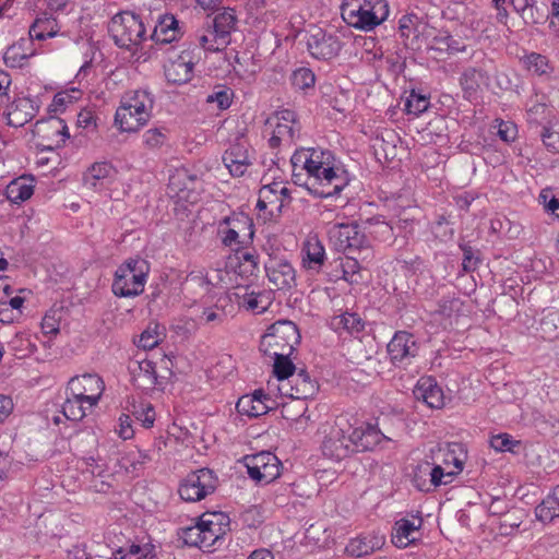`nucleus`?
I'll use <instances>...</instances> for the list:
<instances>
[{
  "mask_svg": "<svg viewBox=\"0 0 559 559\" xmlns=\"http://www.w3.org/2000/svg\"><path fill=\"white\" fill-rule=\"evenodd\" d=\"M334 160L331 151L319 148L296 151L290 159L293 170L306 171V189L319 198L334 197L347 185L335 169Z\"/></svg>",
  "mask_w": 559,
  "mask_h": 559,
  "instance_id": "f257e3e1",
  "label": "nucleus"
},
{
  "mask_svg": "<svg viewBox=\"0 0 559 559\" xmlns=\"http://www.w3.org/2000/svg\"><path fill=\"white\" fill-rule=\"evenodd\" d=\"M154 104L155 98L147 90L127 93L116 110L115 124L122 132L138 131L150 121Z\"/></svg>",
  "mask_w": 559,
  "mask_h": 559,
  "instance_id": "f03ea898",
  "label": "nucleus"
},
{
  "mask_svg": "<svg viewBox=\"0 0 559 559\" xmlns=\"http://www.w3.org/2000/svg\"><path fill=\"white\" fill-rule=\"evenodd\" d=\"M148 263L142 259H129L115 272L111 285L117 297H135L144 292L148 274Z\"/></svg>",
  "mask_w": 559,
  "mask_h": 559,
  "instance_id": "7ed1b4c3",
  "label": "nucleus"
},
{
  "mask_svg": "<svg viewBox=\"0 0 559 559\" xmlns=\"http://www.w3.org/2000/svg\"><path fill=\"white\" fill-rule=\"evenodd\" d=\"M300 343V333L295 323L280 320L273 323L262 336L260 350L266 356L283 353L292 355Z\"/></svg>",
  "mask_w": 559,
  "mask_h": 559,
  "instance_id": "20e7f679",
  "label": "nucleus"
},
{
  "mask_svg": "<svg viewBox=\"0 0 559 559\" xmlns=\"http://www.w3.org/2000/svg\"><path fill=\"white\" fill-rule=\"evenodd\" d=\"M353 425L345 417H338L322 443L326 457L341 461L356 452Z\"/></svg>",
  "mask_w": 559,
  "mask_h": 559,
  "instance_id": "39448f33",
  "label": "nucleus"
},
{
  "mask_svg": "<svg viewBox=\"0 0 559 559\" xmlns=\"http://www.w3.org/2000/svg\"><path fill=\"white\" fill-rule=\"evenodd\" d=\"M108 31L115 44L121 48H130L142 43L145 26L139 15L131 12L116 14L109 23Z\"/></svg>",
  "mask_w": 559,
  "mask_h": 559,
  "instance_id": "423d86ee",
  "label": "nucleus"
},
{
  "mask_svg": "<svg viewBox=\"0 0 559 559\" xmlns=\"http://www.w3.org/2000/svg\"><path fill=\"white\" fill-rule=\"evenodd\" d=\"M388 3L384 0H376L373 4L354 5L345 3L342 7V16L349 25L365 31H370L381 24L388 16Z\"/></svg>",
  "mask_w": 559,
  "mask_h": 559,
  "instance_id": "0eeeda50",
  "label": "nucleus"
},
{
  "mask_svg": "<svg viewBox=\"0 0 559 559\" xmlns=\"http://www.w3.org/2000/svg\"><path fill=\"white\" fill-rule=\"evenodd\" d=\"M329 236L337 251L346 254L357 252L358 255L370 253L369 240L355 223L335 224L329 230Z\"/></svg>",
  "mask_w": 559,
  "mask_h": 559,
  "instance_id": "6e6552de",
  "label": "nucleus"
},
{
  "mask_svg": "<svg viewBox=\"0 0 559 559\" xmlns=\"http://www.w3.org/2000/svg\"><path fill=\"white\" fill-rule=\"evenodd\" d=\"M217 478L209 468H201L187 475L179 486V496L188 502L204 499L215 491Z\"/></svg>",
  "mask_w": 559,
  "mask_h": 559,
  "instance_id": "1a4fd4ad",
  "label": "nucleus"
},
{
  "mask_svg": "<svg viewBox=\"0 0 559 559\" xmlns=\"http://www.w3.org/2000/svg\"><path fill=\"white\" fill-rule=\"evenodd\" d=\"M248 475L258 483L269 484L280 476L281 462L273 453L262 451L243 459Z\"/></svg>",
  "mask_w": 559,
  "mask_h": 559,
  "instance_id": "9d476101",
  "label": "nucleus"
},
{
  "mask_svg": "<svg viewBox=\"0 0 559 559\" xmlns=\"http://www.w3.org/2000/svg\"><path fill=\"white\" fill-rule=\"evenodd\" d=\"M104 390L103 379L93 373L71 378L67 388V392L72 396L87 401L88 407H93L98 403Z\"/></svg>",
  "mask_w": 559,
  "mask_h": 559,
  "instance_id": "9b49d317",
  "label": "nucleus"
},
{
  "mask_svg": "<svg viewBox=\"0 0 559 559\" xmlns=\"http://www.w3.org/2000/svg\"><path fill=\"white\" fill-rule=\"evenodd\" d=\"M307 47L313 58L330 60L338 55L342 46L337 36L318 28L310 33Z\"/></svg>",
  "mask_w": 559,
  "mask_h": 559,
  "instance_id": "f8f14e48",
  "label": "nucleus"
},
{
  "mask_svg": "<svg viewBox=\"0 0 559 559\" xmlns=\"http://www.w3.org/2000/svg\"><path fill=\"white\" fill-rule=\"evenodd\" d=\"M266 276L277 290H289L296 285V272L286 259L270 257L264 265Z\"/></svg>",
  "mask_w": 559,
  "mask_h": 559,
  "instance_id": "ddd939ff",
  "label": "nucleus"
},
{
  "mask_svg": "<svg viewBox=\"0 0 559 559\" xmlns=\"http://www.w3.org/2000/svg\"><path fill=\"white\" fill-rule=\"evenodd\" d=\"M278 391L282 395L295 400H307L312 397L318 391V383L311 379L305 369L296 371L285 383L280 384Z\"/></svg>",
  "mask_w": 559,
  "mask_h": 559,
  "instance_id": "4468645a",
  "label": "nucleus"
},
{
  "mask_svg": "<svg viewBox=\"0 0 559 559\" xmlns=\"http://www.w3.org/2000/svg\"><path fill=\"white\" fill-rule=\"evenodd\" d=\"M33 32H35V21L29 24V37L20 38L5 50L3 60L7 67L23 68L29 64V60L32 59L33 56H35Z\"/></svg>",
  "mask_w": 559,
  "mask_h": 559,
  "instance_id": "2eb2a0df",
  "label": "nucleus"
},
{
  "mask_svg": "<svg viewBox=\"0 0 559 559\" xmlns=\"http://www.w3.org/2000/svg\"><path fill=\"white\" fill-rule=\"evenodd\" d=\"M386 349L391 362L395 366L405 365L418 352L414 336L405 331L396 332L389 342Z\"/></svg>",
  "mask_w": 559,
  "mask_h": 559,
  "instance_id": "dca6fc26",
  "label": "nucleus"
},
{
  "mask_svg": "<svg viewBox=\"0 0 559 559\" xmlns=\"http://www.w3.org/2000/svg\"><path fill=\"white\" fill-rule=\"evenodd\" d=\"M191 55L190 50H185L165 66V78L168 83L181 85L192 80L195 61Z\"/></svg>",
  "mask_w": 559,
  "mask_h": 559,
  "instance_id": "f3484780",
  "label": "nucleus"
},
{
  "mask_svg": "<svg viewBox=\"0 0 559 559\" xmlns=\"http://www.w3.org/2000/svg\"><path fill=\"white\" fill-rule=\"evenodd\" d=\"M132 382L143 391L153 390L158 383V377L153 361L143 359L129 366Z\"/></svg>",
  "mask_w": 559,
  "mask_h": 559,
  "instance_id": "a211bd4d",
  "label": "nucleus"
},
{
  "mask_svg": "<svg viewBox=\"0 0 559 559\" xmlns=\"http://www.w3.org/2000/svg\"><path fill=\"white\" fill-rule=\"evenodd\" d=\"M38 123H41V126L37 133L43 142L49 143L48 145L59 147L70 136L64 120L58 117L50 116L47 120H37Z\"/></svg>",
  "mask_w": 559,
  "mask_h": 559,
  "instance_id": "6ab92c4d",
  "label": "nucleus"
},
{
  "mask_svg": "<svg viewBox=\"0 0 559 559\" xmlns=\"http://www.w3.org/2000/svg\"><path fill=\"white\" fill-rule=\"evenodd\" d=\"M414 395L416 400L423 401L430 408L439 409L444 405L442 389L430 377L419 379L414 389Z\"/></svg>",
  "mask_w": 559,
  "mask_h": 559,
  "instance_id": "aec40b11",
  "label": "nucleus"
},
{
  "mask_svg": "<svg viewBox=\"0 0 559 559\" xmlns=\"http://www.w3.org/2000/svg\"><path fill=\"white\" fill-rule=\"evenodd\" d=\"M238 19L234 9L225 8L222 12L217 13L211 23L207 24L210 28L218 36L219 45L227 46L230 43V35L237 27Z\"/></svg>",
  "mask_w": 559,
  "mask_h": 559,
  "instance_id": "412c9836",
  "label": "nucleus"
},
{
  "mask_svg": "<svg viewBox=\"0 0 559 559\" xmlns=\"http://www.w3.org/2000/svg\"><path fill=\"white\" fill-rule=\"evenodd\" d=\"M223 162L234 177L242 176L251 164L248 150L241 143L233 144L223 155Z\"/></svg>",
  "mask_w": 559,
  "mask_h": 559,
  "instance_id": "4be33fe9",
  "label": "nucleus"
},
{
  "mask_svg": "<svg viewBox=\"0 0 559 559\" xmlns=\"http://www.w3.org/2000/svg\"><path fill=\"white\" fill-rule=\"evenodd\" d=\"M384 544L382 535L372 533L362 535L349 540L346 546V552L354 557H362L374 552L380 549Z\"/></svg>",
  "mask_w": 559,
  "mask_h": 559,
  "instance_id": "5701e85b",
  "label": "nucleus"
},
{
  "mask_svg": "<svg viewBox=\"0 0 559 559\" xmlns=\"http://www.w3.org/2000/svg\"><path fill=\"white\" fill-rule=\"evenodd\" d=\"M421 524V518H416V521L408 519L396 521L391 535L392 543L397 548H406L415 540L413 534L420 528Z\"/></svg>",
  "mask_w": 559,
  "mask_h": 559,
  "instance_id": "b1692460",
  "label": "nucleus"
},
{
  "mask_svg": "<svg viewBox=\"0 0 559 559\" xmlns=\"http://www.w3.org/2000/svg\"><path fill=\"white\" fill-rule=\"evenodd\" d=\"M179 36L178 21L171 14H165L158 17L151 38L156 44H169L178 39Z\"/></svg>",
  "mask_w": 559,
  "mask_h": 559,
  "instance_id": "393cba45",
  "label": "nucleus"
},
{
  "mask_svg": "<svg viewBox=\"0 0 559 559\" xmlns=\"http://www.w3.org/2000/svg\"><path fill=\"white\" fill-rule=\"evenodd\" d=\"M302 251L305 253L304 266L319 271L325 260V249L319 238L317 236L309 237L304 243Z\"/></svg>",
  "mask_w": 559,
  "mask_h": 559,
  "instance_id": "a878e982",
  "label": "nucleus"
},
{
  "mask_svg": "<svg viewBox=\"0 0 559 559\" xmlns=\"http://www.w3.org/2000/svg\"><path fill=\"white\" fill-rule=\"evenodd\" d=\"M354 441H355V450L356 452H365L370 451L374 447H377L383 439H385L384 435L376 429L373 426H367L366 428L353 427Z\"/></svg>",
  "mask_w": 559,
  "mask_h": 559,
  "instance_id": "bb28decb",
  "label": "nucleus"
},
{
  "mask_svg": "<svg viewBox=\"0 0 559 559\" xmlns=\"http://www.w3.org/2000/svg\"><path fill=\"white\" fill-rule=\"evenodd\" d=\"M116 174L115 167L109 162H96L91 165L83 175V183L90 189L102 186L104 180Z\"/></svg>",
  "mask_w": 559,
  "mask_h": 559,
  "instance_id": "cd10ccee",
  "label": "nucleus"
},
{
  "mask_svg": "<svg viewBox=\"0 0 559 559\" xmlns=\"http://www.w3.org/2000/svg\"><path fill=\"white\" fill-rule=\"evenodd\" d=\"M33 102L29 98L16 99L8 111V123L12 127H23L33 119Z\"/></svg>",
  "mask_w": 559,
  "mask_h": 559,
  "instance_id": "c85d7f7f",
  "label": "nucleus"
},
{
  "mask_svg": "<svg viewBox=\"0 0 559 559\" xmlns=\"http://www.w3.org/2000/svg\"><path fill=\"white\" fill-rule=\"evenodd\" d=\"M224 225H231L245 243L251 241L254 236L253 222L245 213L233 214L231 216L224 217L219 222V228Z\"/></svg>",
  "mask_w": 559,
  "mask_h": 559,
  "instance_id": "c756f323",
  "label": "nucleus"
},
{
  "mask_svg": "<svg viewBox=\"0 0 559 559\" xmlns=\"http://www.w3.org/2000/svg\"><path fill=\"white\" fill-rule=\"evenodd\" d=\"M29 180H33V178L25 176L13 179L7 186V198L15 204L28 200L34 193V186L28 182Z\"/></svg>",
  "mask_w": 559,
  "mask_h": 559,
  "instance_id": "7c9ffc66",
  "label": "nucleus"
},
{
  "mask_svg": "<svg viewBox=\"0 0 559 559\" xmlns=\"http://www.w3.org/2000/svg\"><path fill=\"white\" fill-rule=\"evenodd\" d=\"M536 518L544 522H551L559 516V486L555 487L535 509Z\"/></svg>",
  "mask_w": 559,
  "mask_h": 559,
  "instance_id": "2f4dec72",
  "label": "nucleus"
},
{
  "mask_svg": "<svg viewBox=\"0 0 559 559\" xmlns=\"http://www.w3.org/2000/svg\"><path fill=\"white\" fill-rule=\"evenodd\" d=\"M332 328L340 332L345 331L350 335L359 334L365 329V322L357 313L345 312L336 316L331 321Z\"/></svg>",
  "mask_w": 559,
  "mask_h": 559,
  "instance_id": "473e14b6",
  "label": "nucleus"
},
{
  "mask_svg": "<svg viewBox=\"0 0 559 559\" xmlns=\"http://www.w3.org/2000/svg\"><path fill=\"white\" fill-rule=\"evenodd\" d=\"M467 452L460 442L448 443L443 454V464H453L454 469L450 471L457 476L464 468Z\"/></svg>",
  "mask_w": 559,
  "mask_h": 559,
  "instance_id": "72a5a7b5",
  "label": "nucleus"
},
{
  "mask_svg": "<svg viewBox=\"0 0 559 559\" xmlns=\"http://www.w3.org/2000/svg\"><path fill=\"white\" fill-rule=\"evenodd\" d=\"M272 290L251 292L246 294L242 298V306L247 310H251L255 313H262L266 311L273 302Z\"/></svg>",
  "mask_w": 559,
  "mask_h": 559,
  "instance_id": "f704fd0d",
  "label": "nucleus"
},
{
  "mask_svg": "<svg viewBox=\"0 0 559 559\" xmlns=\"http://www.w3.org/2000/svg\"><path fill=\"white\" fill-rule=\"evenodd\" d=\"M419 472H424V476H429V487L432 489L440 486L450 484L455 475L445 469L441 465H432L429 462L419 464Z\"/></svg>",
  "mask_w": 559,
  "mask_h": 559,
  "instance_id": "c9c22d12",
  "label": "nucleus"
},
{
  "mask_svg": "<svg viewBox=\"0 0 559 559\" xmlns=\"http://www.w3.org/2000/svg\"><path fill=\"white\" fill-rule=\"evenodd\" d=\"M254 399V396H249V394L239 397L236 404L237 412L248 417H258L266 414L272 408L264 401H255Z\"/></svg>",
  "mask_w": 559,
  "mask_h": 559,
  "instance_id": "e433bc0d",
  "label": "nucleus"
},
{
  "mask_svg": "<svg viewBox=\"0 0 559 559\" xmlns=\"http://www.w3.org/2000/svg\"><path fill=\"white\" fill-rule=\"evenodd\" d=\"M87 401L72 396L67 392V399L62 404L61 413L69 420H81L86 415Z\"/></svg>",
  "mask_w": 559,
  "mask_h": 559,
  "instance_id": "4c0bfd02",
  "label": "nucleus"
},
{
  "mask_svg": "<svg viewBox=\"0 0 559 559\" xmlns=\"http://www.w3.org/2000/svg\"><path fill=\"white\" fill-rule=\"evenodd\" d=\"M370 257V253H364L362 255H350L346 254V258L344 260H341V267L343 272V278L347 281L350 284L358 283L361 278L359 272H360V260H366Z\"/></svg>",
  "mask_w": 559,
  "mask_h": 559,
  "instance_id": "58836bf2",
  "label": "nucleus"
},
{
  "mask_svg": "<svg viewBox=\"0 0 559 559\" xmlns=\"http://www.w3.org/2000/svg\"><path fill=\"white\" fill-rule=\"evenodd\" d=\"M154 546L153 545H135L132 544L128 547V549H124L120 547L112 554L111 559H146V558H154Z\"/></svg>",
  "mask_w": 559,
  "mask_h": 559,
  "instance_id": "ea45409f",
  "label": "nucleus"
},
{
  "mask_svg": "<svg viewBox=\"0 0 559 559\" xmlns=\"http://www.w3.org/2000/svg\"><path fill=\"white\" fill-rule=\"evenodd\" d=\"M211 283L202 274L190 273L183 284V292L193 297H201L210 292Z\"/></svg>",
  "mask_w": 559,
  "mask_h": 559,
  "instance_id": "a19ab883",
  "label": "nucleus"
},
{
  "mask_svg": "<svg viewBox=\"0 0 559 559\" xmlns=\"http://www.w3.org/2000/svg\"><path fill=\"white\" fill-rule=\"evenodd\" d=\"M289 356L290 355H285L283 353L271 356L272 358H274V374L276 376L281 384L285 383L296 372V367L289 359Z\"/></svg>",
  "mask_w": 559,
  "mask_h": 559,
  "instance_id": "79ce46f5",
  "label": "nucleus"
},
{
  "mask_svg": "<svg viewBox=\"0 0 559 559\" xmlns=\"http://www.w3.org/2000/svg\"><path fill=\"white\" fill-rule=\"evenodd\" d=\"M463 301L455 296H448L439 300L438 308L435 310V316L442 319L451 320L462 311Z\"/></svg>",
  "mask_w": 559,
  "mask_h": 559,
  "instance_id": "37998d69",
  "label": "nucleus"
},
{
  "mask_svg": "<svg viewBox=\"0 0 559 559\" xmlns=\"http://www.w3.org/2000/svg\"><path fill=\"white\" fill-rule=\"evenodd\" d=\"M202 523H207V525L205 524L203 525L204 527H202L201 548L209 549L226 534V530L224 527H219V524L216 525L217 523H214L213 520H205L204 516H202Z\"/></svg>",
  "mask_w": 559,
  "mask_h": 559,
  "instance_id": "c03bdc74",
  "label": "nucleus"
},
{
  "mask_svg": "<svg viewBox=\"0 0 559 559\" xmlns=\"http://www.w3.org/2000/svg\"><path fill=\"white\" fill-rule=\"evenodd\" d=\"M164 330L158 323H150L147 328L141 333L138 341V347L143 349H153L162 341Z\"/></svg>",
  "mask_w": 559,
  "mask_h": 559,
  "instance_id": "a18cd8bd",
  "label": "nucleus"
},
{
  "mask_svg": "<svg viewBox=\"0 0 559 559\" xmlns=\"http://www.w3.org/2000/svg\"><path fill=\"white\" fill-rule=\"evenodd\" d=\"M523 62L525 68L536 75H545L552 70L547 57L540 53L532 52L524 58Z\"/></svg>",
  "mask_w": 559,
  "mask_h": 559,
  "instance_id": "49530a36",
  "label": "nucleus"
},
{
  "mask_svg": "<svg viewBox=\"0 0 559 559\" xmlns=\"http://www.w3.org/2000/svg\"><path fill=\"white\" fill-rule=\"evenodd\" d=\"M81 92L72 88L70 92H59L53 96L51 104L48 107L50 114L63 112L69 104L79 99Z\"/></svg>",
  "mask_w": 559,
  "mask_h": 559,
  "instance_id": "de8ad7c7",
  "label": "nucleus"
},
{
  "mask_svg": "<svg viewBox=\"0 0 559 559\" xmlns=\"http://www.w3.org/2000/svg\"><path fill=\"white\" fill-rule=\"evenodd\" d=\"M432 49L445 51L449 53L457 52L464 49L461 43L449 33H440L433 38Z\"/></svg>",
  "mask_w": 559,
  "mask_h": 559,
  "instance_id": "09e8293b",
  "label": "nucleus"
},
{
  "mask_svg": "<svg viewBox=\"0 0 559 559\" xmlns=\"http://www.w3.org/2000/svg\"><path fill=\"white\" fill-rule=\"evenodd\" d=\"M234 96V92L230 87L225 85L216 86L213 93L209 94L206 97V103H216L219 109H227Z\"/></svg>",
  "mask_w": 559,
  "mask_h": 559,
  "instance_id": "8fccbe9b",
  "label": "nucleus"
},
{
  "mask_svg": "<svg viewBox=\"0 0 559 559\" xmlns=\"http://www.w3.org/2000/svg\"><path fill=\"white\" fill-rule=\"evenodd\" d=\"M314 73L308 68H299L292 74V84L295 88L305 91L314 85Z\"/></svg>",
  "mask_w": 559,
  "mask_h": 559,
  "instance_id": "3c124183",
  "label": "nucleus"
},
{
  "mask_svg": "<svg viewBox=\"0 0 559 559\" xmlns=\"http://www.w3.org/2000/svg\"><path fill=\"white\" fill-rule=\"evenodd\" d=\"M429 107V99L426 96L419 95L414 91L406 98L405 110L407 114L418 116L426 111Z\"/></svg>",
  "mask_w": 559,
  "mask_h": 559,
  "instance_id": "603ef678",
  "label": "nucleus"
},
{
  "mask_svg": "<svg viewBox=\"0 0 559 559\" xmlns=\"http://www.w3.org/2000/svg\"><path fill=\"white\" fill-rule=\"evenodd\" d=\"M205 524L206 523H202L201 519L197 525L182 528L180 533V538L182 539L183 544L187 546L201 548V533L202 527H204L203 525Z\"/></svg>",
  "mask_w": 559,
  "mask_h": 559,
  "instance_id": "864d4df0",
  "label": "nucleus"
},
{
  "mask_svg": "<svg viewBox=\"0 0 559 559\" xmlns=\"http://www.w3.org/2000/svg\"><path fill=\"white\" fill-rule=\"evenodd\" d=\"M62 308L51 309L45 314L41 320L40 328L44 334H57L59 333V324L62 318Z\"/></svg>",
  "mask_w": 559,
  "mask_h": 559,
  "instance_id": "5fc2aeb1",
  "label": "nucleus"
},
{
  "mask_svg": "<svg viewBox=\"0 0 559 559\" xmlns=\"http://www.w3.org/2000/svg\"><path fill=\"white\" fill-rule=\"evenodd\" d=\"M59 163V154L55 151V146L44 145L41 148L37 146V167L51 164L56 168Z\"/></svg>",
  "mask_w": 559,
  "mask_h": 559,
  "instance_id": "6e6d98bb",
  "label": "nucleus"
},
{
  "mask_svg": "<svg viewBox=\"0 0 559 559\" xmlns=\"http://www.w3.org/2000/svg\"><path fill=\"white\" fill-rule=\"evenodd\" d=\"M460 248L463 251V270L465 272L475 271L480 261L478 252L475 251L468 243H461Z\"/></svg>",
  "mask_w": 559,
  "mask_h": 559,
  "instance_id": "4d7b16f0",
  "label": "nucleus"
},
{
  "mask_svg": "<svg viewBox=\"0 0 559 559\" xmlns=\"http://www.w3.org/2000/svg\"><path fill=\"white\" fill-rule=\"evenodd\" d=\"M520 444V441L513 440L508 433H500L490 439L492 449L499 452H514V448Z\"/></svg>",
  "mask_w": 559,
  "mask_h": 559,
  "instance_id": "13d9d810",
  "label": "nucleus"
},
{
  "mask_svg": "<svg viewBox=\"0 0 559 559\" xmlns=\"http://www.w3.org/2000/svg\"><path fill=\"white\" fill-rule=\"evenodd\" d=\"M167 140V135L163 129L154 128L147 130L143 135V141L146 147L154 150L162 147Z\"/></svg>",
  "mask_w": 559,
  "mask_h": 559,
  "instance_id": "bf43d9fd",
  "label": "nucleus"
},
{
  "mask_svg": "<svg viewBox=\"0 0 559 559\" xmlns=\"http://www.w3.org/2000/svg\"><path fill=\"white\" fill-rule=\"evenodd\" d=\"M418 16L416 14H406L402 16L400 20L399 29L401 33V36L404 38H409L412 35L416 38L418 31H417V22Z\"/></svg>",
  "mask_w": 559,
  "mask_h": 559,
  "instance_id": "052dcab7",
  "label": "nucleus"
},
{
  "mask_svg": "<svg viewBox=\"0 0 559 559\" xmlns=\"http://www.w3.org/2000/svg\"><path fill=\"white\" fill-rule=\"evenodd\" d=\"M259 272V258L254 253L245 252L242 253L241 261L239 263V273L247 274L249 276L257 275Z\"/></svg>",
  "mask_w": 559,
  "mask_h": 559,
  "instance_id": "680f3d73",
  "label": "nucleus"
},
{
  "mask_svg": "<svg viewBox=\"0 0 559 559\" xmlns=\"http://www.w3.org/2000/svg\"><path fill=\"white\" fill-rule=\"evenodd\" d=\"M135 418L141 421L145 428H151L155 421V412L151 404H141L139 408L133 412Z\"/></svg>",
  "mask_w": 559,
  "mask_h": 559,
  "instance_id": "e2e57ef3",
  "label": "nucleus"
},
{
  "mask_svg": "<svg viewBox=\"0 0 559 559\" xmlns=\"http://www.w3.org/2000/svg\"><path fill=\"white\" fill-rule=\"evenodd\" d=\"M200 46L207 51H219L227 46H221L218 36L207 26L206 33L199 37Z\"/></svg>",
  "mask_w": 559,
  "mask_h": 559,
  "instance_id": "0e129e2a",
  "label": "nucleus"
},
{
  "mask_svg": "<svg viewBox=\"0 0 559 559\" xmlns=\"http://www.w3.org/2000/svg\"><path fill=\"white\" fill-rule=\"evenodd\" d=\"M225 319V313L217 307H204L202 309L200 320L205 324H221Z\"/></svg>",
  "mask_w": 559,
  "mask_h": 559,
  "instance_id": "69168bd1",
  "label": "nucleus"
},
{
  "mask_svg": "<svg viewBox=\"0 0 559 559\" xmlns=\"http://www.w3.org/2000/svg\"><path fill=\"white\" fill-rule=\"evenodd\" d=\"M285 136H287L289 140L293 139V127L288 126L287 123H277L272 136L269 140L270 146L273 148L277 147L281 144L282 139Z\"/></svg>",
  "mask_w": 559,
  "mask_h": 559,
  "instance_id": "338daca9",
  "label": "nucleus"
},
{
  "mask_svg": "<svg viewBox=\"0 0 559 559\" xmlns=\"http://www.w3.org/2000/svg\"><path fill=\"white\" fill-rule=\"evenodd\" d=\"M226 229H222L218 227V231L223 234L222 242L227 247H231L234 245H243V240L239 237L236 229L231 227V225H225Z\"/></svg>",
  "mask_w": 559,
  "mask_h": 559,
  "instance_id": "774afa93",
  "label": "nucleus"
}]
</instances>
